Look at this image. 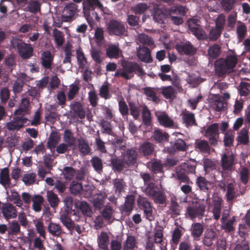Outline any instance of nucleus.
Listing matches in <instances>:
<instances>
[{
    "label": "nucleus",
    "mask_w": 250,
    "mask_h": 250,
    "mask_svg": "<svg viewBox=\"0 0 250 250\" xmlns=\"http://www.w3.org/2000/svg\"><path fill=\"white\" fill-rule=\"evenodd\" d=\"M238 57L232 51H229L225 58L219 59L215 62L216 72L219 76H222L227 73L234 71L238 62Z\"/></svg>",
    "instance_id": "f257e3e1"
},
{
    "label": "nucleus",
    "mask_w": 250,
    "mask_h": 250,
    "mask_svg": "<svg viewBox=\"0 0 250 250\" xmlns=\"http://www.w3.org/2000/svg\"><path fill=\"white\" fill-rule=\"evenodd\" d=\"M11 47L16 49L21 58L28 59L32 56L33 49L30 44L23 42L21 40L13 38L10 42Z\"/></svg>",
    "instance_id": "f03ea898"
},
{
    "label": "nucleus",
    "mask_w": 250,
    "mask_h": 250,
    "mask_svg": "<svg viewBox=\"0 0 250 250\" xmlns=\"http://www.w3.org/2000/svg\"><path fill=\"white\" fill-rule=\"evenodd\" d=\"M145 193L156 203L163 204L166 202L164 194L152 183L147 184L145 189Z\"/></svg>",
    "instance_id": "7ed1b4c3"
},
{
    "label": "nucleus",
    "mask_w": 250,
    "mask_h": 250,
    "mask_svg": "<svg viewBox=\"0 0 250 250\" xmlns=\"http://www.w3.org/2000/svg\"><path fill=\"white\" fill-rule=\"evenodd\" d=\"M123 71L125 79H130L133 75L134 72H136L139 76H142L144 74V71L140 65L136 63L133 62H125L122 63Z\"/></svg>",
    "instance_id": "20e7f679"
},
{
    "label": "nucleus",
    "mask_w": 250,
    "mask_h": 250,
    "mask_svg": "<svg viewBox=\"0 0 250 250\" xmlns=\"http://www.w3.org/2000/svg\"><path fill=\"white\" fill-rule=\"evenodd\" d=\"M186 8L181 5L171 7L168 10V14L173 23L176 25H179L183 23L181 16L185 15Z\"/></svg>",
    "instance_id": "39448f33"
},
{
    "label": "nucleus",
    "mask_w": 250,
    "mask_h": 250,
    "mask_svg": "<svg viewBox=\"0 0 250 250\" xmlns=\"http://www.w3.org/2000/svg\"><path fill=\"white\" fill-rule=\"evenodd\" d=\"M107 29L109 34L117 36L123 35L125 31L124 25L115 20H111L109 22L107 25Z\"/></svg>",
    "instance_id": "423d86ee"
},
{
    "label": "nucleus",
    "mask_w": 250,
    "mask_h": 250,
    "mask_svg": "<svg viewBox=\"0 0 250 250\" xmlns=\"http://www.w3.org/2000/svg\"><path fill=\"white\" fill-rule=\"evenodd\" d=\"M205 211V206L202 204L193 207H189L187 209V215L188 217L193 219L196 217L202 218Z\"/></svg>",
    "instance_id": "0eeeda50"
},
{
    "label": "nucleus",
    "mask_w": 250,
    "mask_h": 250,
    "mask_svg": "<svg viewBox=\"0 0 250 250\" xmlns=\"http://www.w3.org/2000/svg\"><path fill=\"white\" fill-rule=\"evenodd\" d=\"M218 128V124L214 123L209 125L206 131L205 136L213 146L216 145L217 143L219 135Z\"/></svg>",
    "instance_id": "6e6552de"
},
{
    "label": "nucleus",
    "mask_w": 250,
    "mask_h": 250,
    "mask_svg": "<svg viewBox=\"0 0 250 250\" xmlns=\"http://www.w3.org/2000/svg\"><path fill=\"white\" fill-rule=\"evenodd\" d=\"M77 6L74 3H71L66 5L63 8L62 15V21L68 22L72 21L76 14Z\"/></svg>",
    "instance_id": "1a4fd4ad"
},
{
    "label": "nucleus",
    "mask_w": 250,
    "mask_h": 250,
    "mask_svg": "<svg viewBox=\"0 0 250 250\" xmlns=\"http://www.w3.org/2000/svg\"><path fill=\"white\" fill-rule=\"evenodd\" d=\"M27 119L23 116H17L6 124V126L9 130H18L27 123Z\"/></svg>",
    "instance_id": "9d476101"
},
{
    "label": "nucleus",
    "mask_w": 250,
    "mask_h": 250,
    "mask_svg": "<svg viewBox=\"0 0 250 250\" xmlns=\"http://www.w3.org/2000/svg\"><path fill=\"white\" fill-rule=\"evenodd\" d=\"M97 241L100 250H109L108 246L110 239L108 234L105 231H101L97 236Z\"/></svg>",
    "instance_id": "9b49d317"
},
{
    "label": "nucleus",
    "mask_w": 250,
    "mask_h": 250,
    "mask_svg": "<svg viewBox=\"0 0 250 250\" xmlns=\"http://www.w3.org/2000/svg\"><path fill=\"white\" fill-rule=\"evenodd\" d=\"M176 48L181 54L193 55L196 51V48L189 42H182L177 44Z\"/></svg>",
    "instance_id": "f8f14e48"
},
{
    "label": "nucleus",
    "mask_w": 250,
    "mask_h": 250,
    "mask_svg": "<svg viewBox=\"0 0 250 250\" xmlns=\"http://www.w3.org/2000/svg\"><path fill=\"white\" fill-rule=\"evenodd\" d=\"M177 179L180 181V183L183 182L185 184L181 187V191L185 194H188L191 191V187L189 185V183H191L189 178L184 174L180 173V171H177Z\"/></svg>",
    "instance_id": "ddd939ff"
},
{
    "label": "nucleus",
    "mask_w": 250,
    "mask_h": 250,
    "mask_svg": "<svg viewBox=\"0 0 250 250\" xmlns=\"http://www.w3.org/2000/svg\"><path fill=\"white\" fill-rule=\"evenodd\" d=\"M2 213L6 220L15 218L17 215L16 208L11 204L3 205L2 208Z\"/></svg>",
    "instance_id": "4468645a"
},
{
    "label": "nucleus",
    "mask_w": 250,
    "mask_h": 250,
    "mask_svg": "<svg viewBox=\"0 0 250 250\" xmlns=\"http://www.w3.org/2000/svg\"><path fill=\"white\" fill-rule=\"evenodd\" d=\"M138 204L144 208V212L146 218L151 220L152 217V209L151 204L145 198L139 196L137 199Z\"/></svg>",
    "instance_id": "2eb2a0df"
},
{
    "label": "nucleus",
    "mask_w": 250,
    "mask_h": 250,
    "mask_svg": "<svg viewBox=\"0 0 250 250\" xmlns=\"http://www.w3.org/2000/svg\"><path fill=\"white\" fill-rule=\"evenodd\" d=\"M221 166L223 170H230L234 164V157L230 153H224L221 157Z\"/></svg>",
    "instance_id": "dca6fc26"
},
{
    "label": "nucleus",
    "mask_w": 250,
    "mask_h": 250,
    "mask_svg": "<svg viewBox=\"0 0 250 250\" xmlns=\"http://www.w3.org/2000/svg\"><path fill=\"white\" fill-rule=\"evenodd\" d=\"M157 117L160 124L167 127H171L174 126V122L165 112H156Z\"/></svg>",
    "instance_id": "f3484780"
},
{
    "label": "nucleus",
    "mask_w": 250,
    "mask_h": 250,
    "mask_svg": "<svg viewBox=\"0 0 250 250\" xmlns=\"http://www.w3.org/2000/svg\"><path fill=\"white\" fill-rule=\"evenodd\" d=\"M137 56L141 61L149 63L152 61L150 52L146 47L140 46L137 49Z\"/></svg>",
    "instance_id": "a211bd4d"
},
{
    "label": "nucleus",
    "mask_w": 250,
    "mask_h": 250,
    "mask_svg": "<svg viewBox=\"0 0 250 250\" xmlns=\"http://www.w3.org/2000/svg\"><path fill=\"white\" fill-rule=\"evenodd\" d=\"M213 208L212 213L213 217L215 220H218L220 217L222 199L217 196H214L213 197Z\"/></svg>",
    "instance_id": "6ab92c4d"
},
{
    "label": "nucleus",
    "mask_w": 250,
    "mask_h": 250,
    "mask_svg": "<svg viewBox=\"0 0 250 250\" xmlns=\"http://www.w3.org/2000/svg\"><path fill=\"white\" fill-rule=\"evenodd\" d=\"M137 157V152L133 149H129L124 155V162L127 165H133L135 163Z\"/></svg>",
    "instance_id": "aec40b11"
},
{
    "label": "nucleus",
    "mask_w": 250,
    "mask_h": 250,
    "mask_svg": "<svg viewBox=\"0 0 250 250\" xmlns=\"http://www.w3.org/2000/svg\"><path fill=\"white\" fill-rule=\"evenodd\" d=\"M181 116L186 126L193 125L195 124V119L193 113L185 109L182 111Z\"/></svg>",
    "instance_id": "412c9836"
},
{
    "label": "nucleus",
    "mask_w": 250,
    "mask_h": 250,
    "mask_svg": "<svg viewBox=\"0 0 250 250\" xmlns=\"http://www.w3.org/2000/svg\"><path fill=\"white\" fill-rule=\"evenodd\" d=\"M106 197L105 193H100L94 194L92 197V202L95 208L101 209L104 204V200Z\"/></svg>",
    "instance_id": "4be33fe9"
},
{
    "label": "nucleus",
    "mask_w": 250,
    "mask_h": 250,
    "mask_svg": "<svg viewBox=\"0 0 250 250\" xmlns=\"http://www.w3.org/2000/svg\"><path fill=\"white\" fill-rule=\"evenodd\" d=\"M186 145L185 142L182 139H178L175 143L174 146L171 147L165 148L164 151L168 153H174L176 150H185L186 148Z\"/></svg>",
    "instance_id": "5701e85b"
},
{
    "label": "nucleus",
    "mask_w": 250,
    "mask_h": 250,
    "mask_svg": "<svg viewBox=\"0 0 250 250\" xmlns=\"http://www.w3.org/2000/svg\"><path fill=\"white\" fill-rule=\"evenodd\" d=\"M29 102L27 98H23L19 107L14 112L16 115H24L27 114L29 111Z\"/></svg>",
    "instance_id": "b1692460"
},
{
    "label": "nucleus",
    "mask_w": 250,
    "mask_h": 250,
    "mask_svg": "<svg viewBox=\"0 0 250 250\" xmlns=\"http://www.w3.org/2000/svg\"><path fill=\"white\" fill-rule=\"evenodd\" d=\"M107 55L110 58L118 59L122 56V51L118 45H110L106 50Z\"/></svg>",
    "instance_id": "393cba45"
},
{
    "label": "nucleus",
    "mask_w": 250,
    "mask_h": 250,
    "mask_svg": "<svg viewBox=\"0 0 250 250\" xmlns=\"http://www.w3.org/2000/svg\"><path fill=\"white\" fill-rule=\"evenodd\" d=\"M42 65L47 69L51 68L53 56L48 51H44L41 54Z\"/></svg>",
    "instance_id": "a878e982"
},
{
    "label": "nucleus",
    "mask_w": 250,
    "mask_h": 250,
    "mask_svg": "<svg viewBox=\"0 0 250 250\" xmlns=\"http://www.w3.org/2000/svg\"><path fill=\"white\" fill-rule=\"evenodd\" d=\"M63 139L64 143L69 147H74L76 146V139L70 130H65L64 131Z\"/></svg>",
    "instance_id": "bb28decb"
},
{
    "label": "nucleus",
    "mask_w": 250,
    "mask_h": 250,
    "mask_svg": "<svg viewBox=\"0 0 250 250\" xmlns=\"http://www.w3.org/2000/svg\"><path fill=\"white\" fill-rule=\"evenodd\" d=\"M47 229L48 232L53 236L59 237L62 232L61 226L56 223H49Z\"/></svg>",
    "instance_id": "cd10ccee"
},
{
    "label": "nucleus",
    "mask_w": 250,
    "mask_h": 250,
    "mask_svg": "<svg viewBox=\"0 0 250 250\" xmlns=\"http://www.w3.org/2000/svg\"><path fill=\"white\" fill-rule=\"evenodd\" d=\"M237 140L239 144L247 145L249 142L248 129L243 128L238 133Z\"/></svg>",
    "instance_id": "c85d7f7f"
},
{
    "label": "nucleus",
    "mask_w": 250,
    "mask_h": 250,
    "mask_svg": "<svg viewBox=\"0 0 250 250\" xmlns=\"http://www.w3.org/2000/svg\"><path fill=\"white\" fill-rule=\"evenodd\" d=\"M137 241L135 237L132 235L128 236L123 244L124 250H134L137 248Z\"/></svg>",
    "instance_id": "c756f323"
},
{
    "label": "nucleus",
    "mask_w": 250,
    "mask_h": 250,
    "mask_svg": "<svg viewBox=\"0 0 250 250\" xmlns=\"http://www.w3.org/2000/svg\"><path fill=\"white\" fill-rule=\"evenodd\" d=\"M46 197L47 201L52 208H56L58 207L60 200L56 193L52 190H48L46 192Z\"/></svg>",
    "instance_id": "7c9ffc66"
},
{
    "label": "nucleus",
    "mask_w": 250,
    "mask_h": 250,
    "mask_svg": "<svg viewBox=\"0 0 250 250\" xmlns=\"http://www.w3.org/2000/svg\"><path fill=\"white\" fill-rule=\"evenodd\" d=\"M41 3L36 0H30L26 7L25 11H28L32 13H37L41 10Z\"/></svg>",
    "instance_id": "2f4dec72"
},
{
    "label": "nucleus",
    "mask_w": 250,
    "mask_h": 250,
    "mask_svg": "<svg viewBox=\"0 0 250 250\" xmlns=\"http://www.w3.org/2000/svg\"><path fill=\"white\" fill-rule=\"evenodd\" d=\"M32 201L33 209L36 212L40 211L44 202L43 198L40 195H35L32 197Z\"/></svg>",
    "instance_id": "473e14b6"
},
{
    "label": "nucleus",
    "mask_w": 250,
    "mask_h": 250,
    "mask_svg": "<svg viewBox=\"0 0 250 250\" xmlns=\"http://www.w3.org/2000/svg\"><path fill=\"white\" fill-rule=\"evenodd\" d=\"M114 210L110 206H107L102 211V216L104 220L111 223L114 220Z\"/></svg>",
    "instance_id": "72a5a7b5"
},
{
    "label": "nucleus",
    "mask_w": 250,
    "mask_h": 250,
    "mask_svg": "<svg viewBox=\"0 0 250 250\" xmlns=\"http://www.w3.org/2000/svg\"><path fill=\"white\" fill-rule=\"evenodd\" d=\"M226 104L221 97L216 96L214 97L212 106L216 111H221L225 109Z\"/></svg>",
    "instance_id": "f704fd0d"
},
{
    "label": "nucleus",
    "mask_w": 250,
    "mask_h": 250,
    "mask_svg": "<svg viewBox=\"0 0 250 250\" xmlns=\"http://www.w3.org/2000/svg\"><path fill=\"white\" fill-rule=\"evenodd\" d=\"M113 188L115 193L118 195H120L122 192H124L125 187V183L121 179H115L113 181Z\"/></svg>",
    "instance_id": "c9c22d12"
},
{
    "label": "nucleus",
    "mask_w": 250,
    "mask_h": 250,
    "mask_svg": "<svg viewBox=\"0 0 250 250\" xmlns=\"http://www.w3.org/2000/svg\"><path fill=\"white\" fill-rule=\"evenodd\" d=\"M53 36L57 46H61L64 42V34L63 33L57 29H55L53 30Z\"/></svg>",
    "instance_id": "e433bc0d"
},
{
    "label": "nucleus",
    "mask_w": 250,
    "mask_h": 250,
    "mask_svg": "<svg viewBox=\"0 0 250 250\" xmlns=\"http://www.w3.org/2000/svg\"><path fill=\"white\" fill-rule=\"evenodd\" d=\"M38 233L43 238H45V229L43 222L40 219H35L33 221Z\"/></svg>",
    "instance_id": "4c0bfd02"
},
{
    "label": "nucleus",
    "mask_w": 250,
    "mask_h": 250,
    "mask_svg": "<svg viewBox=\"0 0 250 250\" xmlns=\"http://www.w3.org/2000/svg\"><path fill=\"white\" fill-rule=\"evenodd\" d=\"M195 167L193 165H189L188 163H182L180 167L177 168V170L180 171V173H183L185 175L186 173H193L195 171Z\"/></svg>",
    "instance_id": "58836bf2"
},
{
    "label": "nucleus",
    "mask_w": 250,
    "mask_h": 250,
    "mask_svg": "<svg viewBox=\"0 0 250 250\" xmlns=\"http://www.w3.org/2000/svg\"><path fill=\"white\" fill-rule=\"evenodd\" d=\"M21 232L20 224L16 221H12L9 225L8 233L9 235H16Z\"/></svg>",
    "instance_id": "ea45409f"
},
{
    "label": "nucleus",
    "mask_w": 250,
    "mask_h": 250,
    "mask_svg": "<svg viewBox=\"0 0 250 250\" xmlns=\"http://www.w3.org/2000/svg\"><path fill=\"white\" fill-rule=\"evenodd\" d=\"M10 182V179L9 177L8 169L6 167L4 168L0 172V183L3 186H6L9 185Z\"/></svg>",
    "instance_id": "a19ab883"
},
{
    "label": "nucleus",
    "mask_w": 250,
    "mask_h": 250,
    "mask_svg": "<svg viewBox=\"0 0 250 250\" xmlns=\"http://www.w3.org/2000/svg\"><path fill=\"white\" fill-rule=\"evenodd\" d=\"M203 229V226L200 223L193 224L191 227V234L194 238H198L202 235Z\"/></svg>",
    "instance_id": "79ce46f5"
},
{
    "label": "nucleus",
    "mask_w": 250,
    "mask_h": 250,
    "mask_svg": "<svg viewBox=\"0 0 250 250\" xmlns=\"http://www.w3.org/2000/svg\"><path fill=\"white\" fill-rule=\"evenodd\" d=\"M142 117L144 124L146 126H150L151 124V114L149 110L146 106L143 107Z\"/></svg>",
    "instance_id": "37998d69"
},
{
    "label": "nucleus",
    "mask_w": 250,
    "mask_h": 250,
    "mask_svg": "<svg viewBox=\"0 0 250 250\" xmlns=\"http://www.w3.org/2000/svg\"><path fill=\"white\" fill-rule=\"evenodd\" d=\"M71 110L75 114L79 116L81 119H83L85 117V111L82 107V105L79 103H75L71 105Z\"/></svg>",
    "instance_id": "c03bdc74"
},
{
    "label": "nucleus",
    "mask_w": 250,
    "mask_h": 250,
    "mask_svg": "<svg viewBox=\"0 0 250 250\" xmlns=\"http://www.w3.org/2000/svg\"><path fill=\"white\" fill-rule=\"evenodd\" d=\"M140 152L145 156L151 154L154 150V147L152 144L149 143H145L142 145L140 147Z\"/></svg>",
    "instance_id": "a18cd8bd"
},
{
    "label": "nucleus",
    "mask_w": 250,
    "mask_h": 250,
    "mask_svg": "<svg viewBox=\"0 0 250 250\" xmlns=\"http://www.w3.org/2000/svg\"><path fill=\"white\" fill-rule=\"evenodd\" d=\"M234 138V133L231 130L226 131L224 135V143L226 146H230L232 145Z\"/></svg>",
    "instance_id": "49530a36"
},
{
    "label": "nucleus",
    "mask_w": 250,
    "mask_h": 250,
    "mask_svg": "<svg viewBox=\"0 0 250 250\" xmlns=\"http://www.w3.org/2000/svg\"><path fill=\"white\" fill-rule=\"evenodd\" d=\"M153 137L156 141L159 143L164 142L167 141L168 138L167 133H163L159 130H154Z\"/></svg>",
    "instance_id": "de8ad7c7"
},
{
    "label": "nucleus",
    "mask_w": 250,
    "mask_h": 250,
    "mask_svg": "<svg viewBox=\"0 0 250 250\" xmlns=\"http://www.w3.org/2000/svg\"><path fill=\"white\" fill-rule=\"evenodd\" d=\"M195 147L203 152H208L210 149L208 142L205 140H197L195 142Z\"/></svg>",
    "instance_id": "09e8293b"
},
{
    "label": "nucleus",
    "mask_w": 250,
    "mask_h": 250,
    "mask_svg": "<svg viewBox=\"0 0 250 250\" xmlns=\"http://www.w3.org/2000/svg\"><path fill=\"white\" fill-rule=\"evenodd\" d=\"M59 139L60 137L57 133H51L47 142V146L50 149L54 148L58 143Z\"/></svg>",
    "instance_id": "8fccbe9b"
},
{
    "label": "nucleus",
    "mask_w": 250,
    "mask_h": 250,
    "mask_svg": "<svg viewBox=\"0 0 250 250\" xmlns=\"http://www.w3.org/2000/svg\"><path fill=\"white\" fill-rule=\"evenodd\" d=\"M238 89L241 96H246L250 92V84L246 82H241Z\"/></svg>",
    "instance_id": "3c124183"
},
{
    "label": "nucleus",
    "mask_w": 250,
    "mask_h": 250,
    "mask_svg": "<svg viewBox=\"0 0 250 250\" xmlns=\"http://www.w3.org/2000/svg\"><path fill=\"white\" fill-rule=\"evenodd\" d=\"M162 93L167 99H172L175 96V91L171 86L162 88Z\"/></svg>",
    "instance_id": "603ef678"
},
{
    "label": "nucleus",
    "mask_w": 250,
    "mask_h": 250,
    "mask_svg": "<svg viewBox=\"0 0 250 250\" xmlns=\"http://www.w3.org/2000/svg\"><path fill=\"white\" fill-rule=\"evenodd\" d=\"M94 39L98 45H101L104 43V30L101 27H98L95 31Z\"/></svg>",
    "instance_id": "864d4df0"
},
{
    "label": "nucleus",
    "mask_w": 250,
    "mask_h": 250,
    "mask_svg": "<svg viewBox=\"0 0 250 250\" xmlns=\"http://www.w3.org/2000/svg\"><path fill=\"white\" fill-rule=\"evenodd\" d=\"M78 142V146L80 152L84 155L88 154L90 149L85 141L83 139H80Z\"/></svg>",
    "instance_id": "5fc2aeb1"
},
{
    "label": "nucleus",
    "mask_w": 250,
    "mask_h": 250,
    "mask_svg": "<svg viewBox=\"0 0 250 250\" xmlns=\"http://www.w3.org/2000/svg\"><path fill=\"white\" fill-rule=\"evenodd\" d=\"M63 175L66 180H71L76 174L75 170L72 167H66L63 168Z\"/></svg>",
    "instance_id": "6e6d98bb"
},
{
    "label": "nucleus",
    "mask_w": 250,
    "mask_h": 250,
    "mask_svg": "<svg viewBox=\"0 0 250 250\" xmlns=\"http://www.w3.org/2000/svg\"><path fill=\"white\" fill-rule=\"evenodd\" d=\"M153 16L154 20L159 23H162L166 18V15L160 9L155 10Z\"/></svg>",
    "instance_id": "4d7b16f0"
},
{
    "label": "nucleus",
    "mask_w": 250,
    "mask_h": 250,
    "mask_svg": "<svg viewBox=\"0 0 250 250\" xmlns=\"http://www.w3.org/2000/svg\"><path fill=\"white\" fill-rule=\"evenodd\" d=\"M60 220L62 224L69 230L73 228V223L71 219L65 214H63L60 216Z\"/></svg>",
    "instance_id": "13d9d810"
},
{
    "label": "nucleus",
    "mask_w": 250,
    "mask_h": 250,
    "mask_svg": "<svg viewBox=\"0 0 250 250\" xmlns=\"http://www.w3.org/2000/svg\"><path fill=\"white\" fill-rule=\"evenodd\" d=\"M196 184L201 190L207 191L210 184L205 178L199 177L196 180Z\"/></svg>",
    "instance_id": "bf43d9fd"
},
{
    "label": "nucleus",
    "mask_w": 250,
    "mask_h": 250,
    "mask_svg": "<svg viewBox=\"0 0 250 250\" xmlns=\"http://www.w3.org/2000/svg\"><path fill=\"white\" fill-rule=\"evenodd\" d=\"M135 198L132 195H128L125 203V210L126 212H130L133 208Z\"/></svg>",
    "instance_id": "052dcab7"
},
{
    "label": "nucleus",
    "mask_w": 250,
    "mask_h": 250,
    "mask_svg": "<svg viewBox=\"0 0 250 250\" xmlns=\"http://www.w3.org/2000/svg\"><path fill=\"white\" fill-rule=\"evenodd\" d=\"M215 233L211 230H208L205 233L204 239V244L208 246H210L213 244V240L215 238Z\"/></svg>",
    "instance_id": "680f3d73"
},
{
    "label": "nucleus",
    "mask_w": 250,
    "mask_h": 250,
    "mask_svg": "<svg viewBox=\"0 0 250 250\" xmlns=\"http://www.w3.org/2000/svg\"><path fill=\"white\" fill-rule=\"evenodd\" d=\"M188 29L191 32H194L195 29L200 26V21L197 19L192 18L187 21Z\"/></svg>",
    "instance_id": "e2e57ef3"
},
{
    "label": "nucleus",
    "mask_w": 250,
    "mask_h": 250,
    "mask_svg": "<svg viewBox=\"0 0 250 250\" xmlns=\"http://www.w3.org/2000/svg\"><path fill=\"white\" fill-rule=\"evenodd\" d=\"M139 41L144 44L151 46L154 44L153 40L147 35L145 34H140L138 36Z\"/></svg>",
    "instance_id": "0e129e2a"
},
{
    "label": "nucleus",
    "mask_w": 250,
    "mask_h": 250,
    "mask_svg": "<svg viewBox=\"0 0 250 250\" xmlns=\"http://www.w3.org/2000/svg\"><path fill=\"white\" fill-rule=\"evenodd\" d=\"M83 190L81 184L73 181L70 186V190L72 194L77 195L80 193Z\"/></svg>",
    "instance_id": "69168bd1"
},
{
    "label": "nucleus",
    "mask_w": 250,
    "mask_h": 250,
    "mask_svg": "<svg viewBox=\"0 0 250 250\" xmlns=\"http://www.w3.org/2000/svg\"><path fill=\"white\" fill-rule=\"evenodd\" d=\"M91 164L95 170L100 173L103 168L102 160L98 157H94L91 160Z\"/></svg>",
    "instance_id": "338daca9"
},
{
    "label": "nucleus",
    "mask_w": 250,
    "mask_h": 250,
    "mask_svg": "<svg viewBox=\"0 0 250 250\" xmlns=\"http://www.w3.org/2000/svg\"><path fill=\"white\" fill-rule=\"evenodd\" d=\"M220 47L217 44L212 45L208 49L209 56L214 58L218 57L220 54Z\"/></svg>",
    "instance_id": "774afa93"
}]
</instances>
